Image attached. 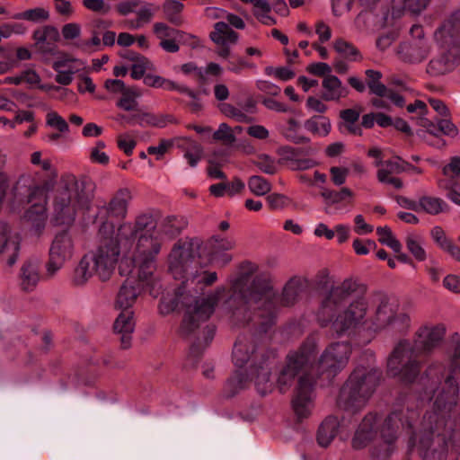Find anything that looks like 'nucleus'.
Masks as SVG:
<instances>
[{
  "instance_id": "4c0bfd02",
  "label": "nucleus",
  "mask_w": 460,
  "mask_h": 460,
  "mask_svg": "<svg viewBox=\"0 0 460 460\" xmlns=\"http://www.w3.org/2000/svg\"><path fill=\"white\" fill-rule=\"evenodd\" d=\"M382 165L384 167L377 172V179L379 181H385L386 176L392 173H400L407 171V166H410V164L402 160L400 157H395L394 160L384 162Z\"/></svg>"
},
{
  "instance_id": "7c9ffc66",
  "label": "nucleus",
  "mask_w": 460,
  "mask_h": 460,
  "mask_svg": "<svg viewBox=\"0 0 460 460\" xmlns=\"http://www.w3.org/2000/svg\"><path fill=\"white\" fill-rule=\"evenodd\" d=\"M133 118L136 119V123L140 127H155V128H164L169 123L175 121L173 116L163 113H152V112H137L133 114Z\"/></svg>"
},
{
  "instance_id": "864d4df0",
  "label": "nucleus",
  "mask_w": 460,
  "mask_h": 460,
  "mask_svg": "<svg viewBox=\"0 0 460 460\" xmlns=\"http://www.w3.org/2000/svg\"><path fill=\"white\" fill-rule=\"evenodd\" d=\"M49 17V12L44 8L37 7L34 9H29L22 13H16L14 19H22L34 22L48 20Z\"/></svg>"
},
{
  "instance_id": "a18cd8bd",
  "label": "nucleus",
  "mask_w": 460,
  "mask_h": 460,
  "mask_svg": "<svg viewBox=\"0 0 460 460\" xmlns=\"http://www.w3.org/2000/svg\"><path fill=\"white\" fill-rule=\"evenodd\" d=\"M183 7V4L178 0H166L163 4V11L169 22L180 25L182 22L181 13Z\"/></svg>"
},
{
  "instance_id": "79ce46f5",
  "label": "nucleus",
  "mask_w": 460,
  "mask_h": 460,
  "mask_svg": "<svg viewBox=\"0 0 460 460\" xmlns=\"http://www.w3.org/2000/svg\"><path fill=\"white\" fill-rule=\"evenodd\" d=\"M405 244L417 261H423L426 260L427 254L423 248L424 240L422 236L417 234H410L405 238Z\"/></svg>"
},
{
  "instance_id": "c9c22d12",
  "label": "nucleus",
  "mask_w": 460,
  "mask_h": 460,
  "mask_svg": "<svg viewBox=\"0 0 460 460\" xmlns=\"http://www.w3.org/2000/svg\"><path fill=\"white\" fill-rule=\"evenodd\" d=\"M302 289V283L299 279H290L283 288L280 297L281 304L286 306L293 305L300 296Z\"/></svg>"
},
{
  "instance_id": "e433bc0d",
  "label": "nucleus",
  "mask_w": 460,
  "mask_h": 460,
  "mask_svg": "<svg viewBox=\"0 0 460 460\" xmlns=\"http://www.w3.org/2000/svg\"><path fill=\"white\" fill-rule=\"evenodd\" d=\"M141 96V92L135 87H128L121 93V97L117 102V107L126 111L137 110V99Z\"/></svg>"
},
{
  "instance_id": "5fc2aeb1",
  "label": "nucleus",
  "mask_w": 460,
  "mask_h": 460,
  "mask_svg": "<svg viewBox=\"0 0 460 460\" xmlns=\"http://www.w3.org/2000/svg\"><path fill=\"white\" fill-rule=\"evenodd\" d=\"M213 139L230 146L235 142L236 137L234 130L226 123H221L217 130L213 133Z\"/></svg>"
},
{
  "instance_id": "6ab92c4d",
  "label": "nucleus",
  "mask_w": 460,
  "mask_h": 460,
  "mask_svg": "<svg viewBox=\"0 0 460 460\" xmlns=\"http://www.w3.org/2000/svg\"><path fill=\"white\" fill-rule=\"evenodd\" d=\"M21 246V236L11 231L6 224H0V256L9 266L17 261Z\"/></svg>"
},
{
  "instance_id": "20e7f679",
  "label": "nucleus",
  "mask_w": 460,
  "mask_h": 460,
  "mask_svg": "<svg viewBox=\"0 0 460 460\" xmlns=\"http://www.w3.org/2000/svg\"><path fill=\"white\" fill-rule=\"evenodd\" d=\"M367 286L357 279H346L332 287L317 312L321 326L331 323L339 335L367 326L368 301L364 296Z\"/></svg>"
},
{
  "instance_id": "7ed1b4c3",
  "label": "nucleus",
  "mask_w": 460,
  "mask_h": 460,
  "mask_svg": "<svg viewBox=\"0 0 460 460\" xmlns=\"http://www.w3.org/2000/svg\"><path fill=\"white\" fill-rule=\"evenodd\" d=\"M434 376L435 367L430 366L426 370L425 379L431 382L421 400L433 401V409L423 416L420 432L411 438L410 446L419 440L417 448L422 460H447L456 444V420L451 413L457 402L458 385L449 375L435 388L439 379L433 380Z\"/></svg>"
},
{
  "instance_id": "393cba45",
  "label": "nucleus",
  "mask_w": 460,
  "mask_h": 460,
  "mask_svg": "<svg viewBox=\"0 0 460 460\" xmlns=\"http://www.w3.org/2000/svg\"><path fill=\"white\" fill-rule=\"evenodd\" d=\"M133 228H134V234H132V241H133V251H135V246L137 244V242L138 241V238L141 235L146 234L149 236H153L155 238H157L160 243L162 244L161 240L159 239L158 235H156V218L152 214H143L137 217L136 223L133 226L132 224L128 223Z\"/></svg>"
},
{
  "instance_id": "4be33fe9",
  "label": "nucleus",
  "mask_w": 460,
  "mask_h": 460,
  "mask_svg": "<svg viewBox=\"0 0 460 460\" xmlns=\"http://www.w3.org/2000/svg\"><path fill=\"white\" fill-rule=\"evenodd\" d=\"M113 329L115 333L120 335L121 347L129 348L135 330L134 311H119L113 323Z\"/></svg>"
},
{
  "instance_id": "c85d7f7f",
  "label": "nucleus",
  "mask_w": 460,
  "mask_h": 460,
  "mask_svg": "<svg viewBox=\"0 0 460 460\" xmlns=\"http://www.w3.org/2000/svg\"><path fill=\"white\" fill-rule=\"evenodd\" d=\"M250 376L252 378L255 376V386L261 394L265 395L272 390L273 384L270 379V368L265 360L252 367L250 370Z\"/></svg>"
},
{
  "instance_id": "37998d69",
  "label": "nucleus",
  "mask_w": 460,
  "mask_h": 460,
  "mask_svg": "<svg viewBox=\"0 0 460 460\" xmlns=\"http://www.w3.org/2000/svg\"><path fill=\"white\" fill-rule=\"evenodd\" d=\"M249 383L248 374L236 371L226 382L225 390L228 396H234L244 389Z\"/></svg>"
},
{
  "instance_id": "4468645a",
  "label": "nucleus",
  "mask_w": 460,
  "mask_h": 460,
  "mask_svg": "<svg viewBox=\"0 0 460 460\" xmlns=\"http://www.w3.org/2000/svg\"><path fill=\"white\" fill-rule=\"evenodd\" d=\"M312 340V338L307 339ZM314 341H315L313 339ZM316 345V342H314ZM317 351L315 350V353ZM351 353V347L348 342H334L327 347L321 355L317 363L315 359L313 367L308 371L312 372L314 368L316 372L323 375L326 374L327 378L335 376L342 368L346 367ZM316 355L314 356V358Z\"/></svg>"
},
{
  "instance_id": "0e129e2a",
  "label": "nucleus",
  "mask_w": 460,
  "mask_h": 460,
  "mask_svg": "<svg viewBox=\"0 0 460 460\" xmlns=\"http://www.w3.org/2000/svg\"><path fill=\"white\" fill-rule=\"evenodd\" d=\"M444 179H456L460 176V157L454 156L449 163L442 168Z\"/></svg>"
},
{
  "instance_id": "a878e982",
  "label": "nucleus",
  "mask_w": 460,
  "mask_h": 460,
  "mask_svg": "<svg viewBox=\"0 0 460 460\" xmlns=\"http://www.w3.org/2000/svg\"><path fill=\"white\" fill-rule=\"evenodd\" d=\"M131 198V192L128 189H120L114 194L109 204L103 208L111 217L124 218L127 215L128 206Z\"/></svg>"
},
{
  "instance_id": "a19ab883",
  "label": "nucleus",
  "mask_w": 460,
  "mask_h": 460,
  "mask_svg": "<svg viewBox=\"0 0 460 460\" xmlns=\"http://www.w3.org/2000/svg\"><path fill=\"white\" fill-rule=\"evenodd\" d=\"M419 212L424 211L430 215H438L441 213L447 207L446 202L440 198L424 196L418 201Z\"/></svg>"
},
{
  "instance_id": "6e6d98bb",
  "label": "nucleus",
  "mask_w": 460,
  "mask_h": 460,
  "mask_svg": "<svg viewBox=\"0 0 460 460\" xmlns=\"http://www.w3.org/2000/svg\"><path fill=\"white\" fill-rule=\"evenodd\" d=\"M46 125L56 128L60 133H68L69 125L66 120L56 111H50L46 116Z\"/></svg>"
},
{
  "instance_id": "774afa93",
  "label": "nucleus",
  "mask_w": 460,
  "mask_h": 460,
  "mask_svg": "<svg viewBox=\"0 0 460 460\" xmlns=\"http://www.w3.org/2000/svg\"><path fill=\"white\" fill-rule=\"evenodd\" d=\"M181 70L184 75H194L199 84H206V72H203V67H199L194 63L189 62L183 64Z\"/></svg>"
},
{
  "instance_id": "a211bd4d",
  "label": "nucleus",
  "mask_w": 460,
  "mask_h": 460,
  "mask_svg": "<svg viewBox=\"0 0 460 460\" xmlns=\"http://www.w3.org/2000/svg\"><path fill=\"white\" fill-rule=\"evenodd\" d=\"M57 72L55 81L62 85H69L74 79V75L84 67V63L68 54L63 53L52 64Z\"/></svg>"
},
{
  "instance_id": "c756f323",
  "label": "nucleus",
  "mask_w": 460,
  "mask_h": 460,
  "mask_svg": "<svg viewBox=\"0 0 460 460\" xmlns=\"http://www.w3.org/2000/svg\"><path fill=\"white\" fill-rule=\"evenodd\" d=\"M187 222L182 217H167L159 225V228L156 232L161 242L163 238L172 239L186 227Z\"/></svg>"
},
{
  "instance_id": "e2e57ef3",
  "label": "nucleus",
  "mask_w": 460,
  "mask_h": 460,
  "mask_svg": "<svg viewBox=\"0 0 460 460\" xmlns=\"http://www.w3.org/2000/svg\"><path fill=\"white\" fill-rule=\"evenodd\" d=\"M202 155L203 149L201 146L194 142L191 147L184 153V158L187 160L190 167H195L201 160Z\"/></svg>"
},
{
  "instance_id": "ea45409f",
  "label": "nucleus",
  "mask_w": 460,
  "mask_h": 460,
  "mask_svg": "<svg viewBox=\"0 0 460 460\" xmlns=\"http://www.w3.org/2000/svg\"><path fill=\"white\" fill-rule=\"evenodd\" d=\"M271 5L267 0H260L252 7V13L254 17L262 24L266 26H272L277 23V20L271 16Z\"/></svg>"
},
{
  "instance_id": "473e14b6",
  "label": "nucleus",
  "mask_w": 460,
  "mask_h": 460,
  "mask_svg": "<svg viewBox=\"0 0 460 460\" xmlns=\"http://www.w3.org/2000/svg\"><path fill=\"white\" fill-rule=\"evenodd\" d=\"M431 0H392L394 16H401L404 11L419 15L429 5Z\"/></svg>"
},
{
  "instance_id": "dca6fc26",
  "label": "nucleus",
  "mask_w": 460,
  "mask_h": 460,
  "mask_svg": "<svg viewBox=\"0 0 460 460\" xmlns=\"http://www.w3.org/2000/svg\"><path fill=\"white\" fill-rule=\"evenodd\" d=\"M433 40L441 48L460 45V8L449 12L433 32Z\"/></svg>"
},
{
  "instance_id": "680f3d73",
  "label": "nucleus",
  "mask_w": 460,
  "mask_h": 460,
  "mask_svg": "<svg viewBox=\"0 0 460 460\" xmlns=\"http://www.w3.org/2000/svg\"><path fill=\"white\" fill-rule=\"evenodd\" d=\"M266 200L270 208L273 210L283 209L291 203V199L288 196L280 193H271L267 196Z\"/></svg>"
},
{
  "instance_id": "f257e3e1",
  "label": "nucleus",
  "mask_w": 460,
  "mask_h": 460,
  "mask_svg": "<svg viewBox=\"0 0 460 460\" xmlns=\"http://www.w3.org/2000/svg\"><path fill=\"white\" fill-rule=\"evenodd\" d=\"M199 239L179 240L169 256V270L174 279H184L175 289L173 296H163L159 304L160 314L165 315L181 308L183 319L180 327L182 336L190 341V354L199 356L212 341L216 329L205 323L215 312L219 301L226 294V288L219 286L208 293L205 289L217 280L215 271L195 270L199 256Z\"/></svg>"
},
{
  "instance_id": "1a4fd4ad",
  "label": "nucleus",
  "mask_w": 460,
  "mask_h": 460,
  "mask_svg": "<svg viewBox=\"0 0 460 460\" xmlns=\"http://www.w3.org/2000/svg\"><path fill=\"white\" fill-rule=\"evenodd\" d=\"M94 189V182L85 175L63 174L53 199V223L57 226L72 225L77 210L88 208Z\"/></svg>"
},
{
  "instance_id": "72a5a7b5",
  "label": "nucleus",
  "mask_w": 460,
  "mask_h": 460,
  "mask_svg": "<svg viewBox=\"0 0 460 460\" xmlns=\"http://www.w3.org/2000/svg\"><path fill=\"white\" fill-rule=\"evenodd\" d=\"M387 94L384 96L376 95V98L371 100V104L376 109L390 111L391 103L397 107H402L404 105V98L400 93L390 88H387Z\"/></svg>"
},
{
  "instance_id": "9b49d317",
  "label": "nucleus",
  "mask_w": 460,
  "mask_h": 460,
  "mask_svg": "<svg viewBox=\"0 0 460 460\" xmlns=\"http://www.w3.org/2000/svg\"><path fill=\"white\" fill-rule=\"evenodd\" d=\"M380 378L381 371L375 367H357L340 391L338 406L352 412L359 411L374 393Z\"/></svg>"
},
{
  "instance_id": "412c9836",
  "label": "nucleus",
  "mask_w": 460,
  "mask_h": 460,
  "mask_svg": "<svg viewBox=\"0 0 460 460\" xmlns=\"http://www.w3.org/2000/svg\"><path fill=\"white\" fill-rule=\"evenodd\" d=\"M258 358L255 345L252 341L246 338H239L234 343L233 349V361L238 368L243 367L246 364L250 363V370L256 366V359Z\"/></svg>"
},
{
  "instance_id": "58836bf2",
  "label": "nucleus",
  "mask_w": 460,
  "mask_h": 460,
  "mask_svg": "<svg viewBox=\"0 0 460 460\" xmlns=\"http://www.w3.org/2000/svg\"><path fill=\"white\" fill-rule=\"evenodd\" d=\"M305 128L314 135L324 137L331 130V122L326 117L313 116L305 122Z\"/></svg>"
},
{
  "instance_id": "338daca9",
  "label": "nucleus",
  "mask_w": 460,
  "mask_h": 460,
  "mask_svg": "<svg viewBox=\"0 0 460 460\" xmlns=\"http://www.w3.org/2000/svg\"><path fill=\"white\" fill-rule=\"evenodd\" d=\"M254 66L247 62L244 58L237 57L228 59L226 69L235 75H240L245 68H253Z\"/></svg>"
},
{
  "instance_id": "5701e85b",
  "label": "nucleus",
  "mask_w": 460,
  "mask_h": 460,
  "mask_svg": "<svg viewBox=\"0 0 460 460\" xmlns=\"http://www.w3.org/2000/svg\"><path fill=\"white\" fill-rule=\"evenodd\" d=\"M33 40L39 51L51 54L56 49V42L59 40V32L53 26H45L34 31Z\"/></svg>"
},
{
  "instance_id": "4d7b16f0",
  "label": "nucleus",
  "mask_w": 460,
  "mask_h": 460,
  "mask_svg": "<svg viewBox=\"0 0 460 460\" xmlns=\"http://www.w3.org/2000/svg\"><path fill=\"white\" fill-rule=\"evenodd\" d=\"M208 249L230 251L235 247L234 239L222 237L220 235L211 236L207 243Z\"/></svg>"
},
{
  "instance_id": "0eeeda50",
  "label": "nucleus",
  "mask_w": 460,
  "mask_h": 460,
  "mask_svg": "<svg viewBox=\"0 0 460 460\" xmlns=\"http://www.w3.org/2000/svg\"><path fill=\"white\" fill-rule=\"evenodd\" d=\"M445 335L444 324L420 326L414 332L412 342L403 339L395 345L387 360L388 372L404 383L414 382L421 369V362L417 357L430 355L441 345Z\"/></svg>"
},
{
  "instance_id": "ddd939ff",
  "label": "nucleus",
  "mask_w": 460,
  "mask_h": 460,
  "mask_svg": "<svg viewBox=\"0 0 460 460\" xmlns=\"http://www.w3.org/2000/svg\"><path fill=\"white\" fill-rule=\"evenodd\" d=\"M411 38L402 41L397 47L398 58L407 64L418 65L423 63L432 52V43L426 37L424 28L414 24L410 29Z\"/></svg>"
},
{
  "instance_id": "2f4dec72",
  "label": "nucleus",
  "mask_w": 460,
  "mask_h": 460,
  "mask_svg": "<svg viewBox=\"0 0 460 460\" xmlns=\"http://www.w3.org/2000/svg\"><path fill=\"white\" fill-rule=\"evenodd\" d=\"M339 420L334 416L327 417L320 425L317 432V442L321 447H328L338 434Z\"/></svg>"
},
{
  "instance_id": "69168bd1",
  "label": "nucleus",
  "mask_w": 460,
  "mask_h": 460,
  "mask_svg": "<svg viewBox=\"0 0 460 460\" xmlns=\"http://www.w3.org/2000/svg\"><path fill=\"white\" fill-rule=\"evenodd\" d=\"M117 144L121 151L130 155L137 146V141L129 134L125 133L118 136Z\"/></svg>"
},
{
  "instance_id": "3c124183",
  "label": "nucleus",
  "mask_w": 460,
  "mask_h": 460,
  "mask_svg": "<svg viewBox=\"0 0 460 460\" xmlns=\"http://www.w3.org/2000/svg\"><path fill=\"white\" fill-rule=\"evenodd\" d=\"M247 185L250 191L256 196H264L271 190L270 182L259 175L251 176L248 180Z\"/></svg>"
},
{
  "instance_id": "b1692460",
  "label": "nucleus",
  "mask_w": 460,
  "mask_h": 460,
  "mask_svg": "<svg viewBox=\"0 0 460 460\" xmlns=\"http://www.w3.org/2000/svg\"><path fill=\"white\" fill-rule=\"evenodd\" d=\"M19 277L20 286L23 291L34 290L40 279L39 262L36 260L24 261L21 267Z\"/></svg>"
},
{
  "instance_id": "aec40b11",
  "label": "nucleus",
  "mask_w": 460,
  "mask_h": 460,
  "mask_svg": "<svg viewBox=\"0 0 460 460\" xmlns=\"http://www.w3.org/2000/svg\"><path fill=\"white\" fill-rule=\"evenodd\" d=\"M137 285H134L132 281L126 280L119 288L114 302V308L117 311H133V306L137 302L141 291H149L143 288V285L137 278Z\"/></svg>"
},
{
  "instance_id": "39448f33",
  "label": "nucleus",
  "mask_w": 460,
  "mask_h": 460,
  "mask_svg": "<svg viewBox=\"0 0 460 460\" xmlns=\"http://www.w3.org/2000/svg\"><path fill=\"white\" fill-rule=\"evenodd\" d=\"M257 270L258 266L251 261L241 265V273L232 283L231 298L238 299L240 304L233 316L240 323L252 321L260 332H266L274 323L275 307L268 279L257 275L251 279Z\"/></svg>"
},
{
  "instance_id": "603ef678",
  "label": "nucleus",
  "mask_w": 460,
  "mask_h": 460,
  "mask_svg": "<svg viewBox=\"0 0 460 460\" xmlns=\"http://www.w3.org/2000/svg\"><path fill=\"white\" fill-rule=\"evenodd\" d=\"M218 108L225 116L234 119L237 122L248 123L252 120L243 110L230 103H221Z\"/></svg>"
},
{
  "instance_id": "6e6552de",
  "label": "nucleus",
  "mask_w": 460,
  "mask_h": 460,
  "mask_svg": "<svg viewBox=\"0 0 460 460\" xmlns=\"http://www.w3.org/2000/svg\"><path fill=\"white\" fill-rule=\"evenodd\" d=\"M31 163L40 166L49 178L43 184L35 182L30 174H22L16 181L12 189L11 203L13 208L24 204H31L25 211L24 219L31 223L36 233H40L45 227L47 219V192L52 189L57 178L58 171L49 159H42L40 151H35L31 155Z\"/></svg>"
},
{
  "instance_id": "bb28decb",
  "label": "nucleus",
  "mask_w": 460,
  "mask_h": 460,
  "mask_svg": "<svg viewBox=\"0 0 460 460\" xmlns=\"http://www.w3.org/2000/svg\"><path fill=\"white\" fill-rule=\"evenodd\" d=\"M455 65V58L449 51L444 50L429 60L426 71L431 76H438L452 71Z\"/></svg>"
},
{
  "instance_id": "f704fd0d",
  "label": "nucleus",
  "mask_w": 460,
  "mask_h": 460,
  "mask_svg": "<svg viewBox=\"0 0 460 460\" xmlns=\"http://www.w3.org/2000/svg\"><path fill=\"white\" fill-rule=\"evenodd\" d=\"M133 64L130 67V76L135 80L144 79L146 71H154L155 69L154 64L146 57L137 54L130 57Z\"/></svg>"
},
{
  "instance_id": "f03ea898",
  "label": "nucleus",
  "mask_w": 460,
  "mask_h": 460,
  "mask_svg": "<svg viewBox=\"0 0 460 460\" xmlns=\"http://www.w3.org/2000/svg\"><path fill=\"white\" fill-rule=\"evenodd\" d=\"M111 222H103L99 228L101 239L96 247L85 253L78 261L72 275V284L84 286L93 276L101 281H107L112 276L116 265L121 276H129L134 270L139 282L149 295L157 297L163 289L161 279L156 274V258L161 251L157 238L141 235L133 251L132 234L134 228L129 224H122L115 236H108L113 232Z\"/></svg>"
},
{
  "instance_id": "bf43d9fd",
  "label": "nucleus",
  "mask_w": 460,
  "mask_h": 460,
  "mask_svg": "<svg viewBox=\"0 0 460 460\" xmlns=\"http://www.w3.org/2000/svg\"><path fill=\"white\" fill-rule=\"evenodd\" d=\"M154 31L161 40L167 38H181L183 35L182 31L172 29L163 22H156L154 25Z\"/></svg>"
},
{
  "instance_id": "13d9d810",
  "label": "nucleus",
  "mask_w": 460,
  "mask_h": 460,
  "mask_svg": "<svg viewBox=\"0 0 460 460\" xmlns=\"http://www.w3.org/2000/svg\"><path fill=\"white\" fill-rule=\"evenodd\" d=\"M254 164L264 173L266 174H274L277 172L278 165L276 161L267 155H261L254 161Z\"/></svg>"
},
{
  "instance_id": "8fccbe9b",
  "label": "nucleus",
  "mask_w": 460,
  "mask_h": 460,
  "mask_svg": "<svg viewBox=\"0 0 460 460\" xmlns=\"http://www.w3.org/2000/svg\"><path fill=\"white\" fill-rule=\"evenodd\" d=\"M321 196L323 198L327 205H332L340 203L345 200L347 198H351L353 196V192L346 187L342 188L339 191L323 188Z\"/></svg>"
},
{
  "instance_id": "09e8293b",
  "label": "nucleus",
  "mask_w": 460,
  "mask_h": 460,
  "mask_svg": "<svg viewBox=\"0 0 460 460\" xmlns=\"http://www.w3.org/2000/svg\"><path fill=\"white\" fill-rule=\"evenodd\" d=\"M333 47L336 52L349 61H358L360 59V55L358 49L351 43L342 39L336 40Z\"/></svg>"
},
{
  "instance_id": "2eb2a0df",
  "label": "nucleus",
  "mask_w": 460,
  "mask_h": 460,
  "mask_svg": "<svg viewBox=\"0 0 460 460\" xmlns=\"http://www.w3.org/2000/svg\"><path fill=\"white\" fill-rule=\"evenodd\" d=\"M75 252V241L68 231L58 233L49 247L47 274L50 277L58 272L69 261Z\"/></svg>"
},
{
  "instance_id": "9d476101",
  "label": "nucleus",
  "mask_w": 460,
  "mask_h": 460,
  "mask_svg": "<svg viewBox=\"0 0 460 460\" xmlns=\"http://www.w3.org/2000/svg\"><path fill=\"white\" fill-rule=\"evenodd\" d=\"M417 416L414 411L405 410L403 407L394 410L384 420L379 429L378 417L369 413L365 416L359 424L352 440L353 447L361 449L368 445L380 433L385 443L391 445L397 438L400 429L412 428L411 420Z\"/></svg>"
},
{
  "instance_id": "052dcab7",
  "label": "nucleus",
  "mask_w": 460,
  "mask_h": 460,
  "mask_svg": "<svg viewBox=\"0 0 460 460\" xmlns=\"http://www.w3.org/2000/svg\"><path fill=\"white\" fill-rule=\"evenodd\" d=\"M226 250L208 249L209 261L217 266L224 267L228 264L233 257Z\"/></svg>"
},
{
  "instance_id": "49530a36",
  "label": "nucleus",
  "mask_w": 460,
  "mask_h": 460,
  "mask_svg": "<svg viewBox=\"0 0 460 460\" xmlns=\"http://www.w3.org/2000/svg\"><path fill=\"white\" fill-rule=\"evenodd\" d=\"M366 75L367 77V84L371 93L382 96L388 93L387 87L380 82L382 74L379 71L367 69Z\"/></svg>"
},
{
  "instance_id": "c03bdc74",
  "label": "nucleus",
  "mask_w": 460,
  "mask_h": 460,
  "mask_svg": "<svg viewBox=\"0 0 460 460\" xmlns=\"http://www.w3.org/2000/svg\"><path fill=\"white\" fill-rule=\"evenodd\" d=\"M154 8L151 4H146L143 7L137 9L136 19H130L126 22L127 27L131 30H137L147 24L152 20Z\"/></svg>"
},
{
  "instance_id": "de8ad7c7",
  "label": "nucleus",
  "mask_w": 460,
  "mask_h": 460,
  "mask_svg": "<svg viewBox=\"0 0 460 460\" xmlns=\"http://www.w3.org/2000/svg\"><path fill=\"white\" fill-rule=\"evenodd\" d=\"M439 189L447 191V197L454 203L460 205V182L456 179H440Z\"/></svg>"
},
{
  "instance_id": "cd10ccee",
  "label": "nucleus",
  "mask_w": 460,
  "mask_h": 460,
  "mask_svg": "<svg viewBox=\"0 0 460 460\" xmlns=\"http://www.w3.org/2000/svg\"><path fill=\"white\" fill-rule=\"evenodd\" d=\"M323 98L325 101H338L348 95L349 90L344 86L341 81L333 75H326L323 80Z\"/></svg>"
},
{
  "instance_id": "f3484780",
  "label": "nucleus",
  "mask_w": 460,
  "mask_h": 460,
  "mask_svg": "<svg viewBox=\"0 0 460 460\" xmlns=\"http://www.w3.org/2000/svg\"><path fill=\"white\" fill-rule=\"evenodd\" d=\"M210 39L217 45L216 53L218 57L227 59L231 55V47L238 41V33L233 31L227 23L218 22L214 25Z\"/></svg>"
},
{
  "instance_id": "423d86ee",
  "label": "nucleus",
  "mask_w": 460,
  "mask_h": 460,
  "mask_svg": "<svg viewBox=\"0 0 460 460\" xmlns=\"http://www.w3.org/2000/svg\"><path fill=\"white\" fill-rule=\"evenodd\" d=\"M314 356V341H305L297 349L287 355L285 366L277 379L280 392L285 393L292 385L295 378L301 374L291 402L295 415L299 421L309 418L314 406L315 381L308 373L313 367Z\"/></svg>"
},
{
  "instance_id": "f8f14e48",
  "label": "nucleus",
  "mask_w": 460,
  "mask_h": 460,
  "mask_svg": "<svg viewBox=\"0 0 460 460\" xmlns=\"http://www.w3.org/2000/svg\"><path fill=\"white\" fill-rule=\"evenodd\" d=\"M411 325L410 315L398 311L397 306L384 299L376 307L374 314L368 318L367 329L374 332L390 330L392 332H405Z\"/></svg>"
}]
</instances>
